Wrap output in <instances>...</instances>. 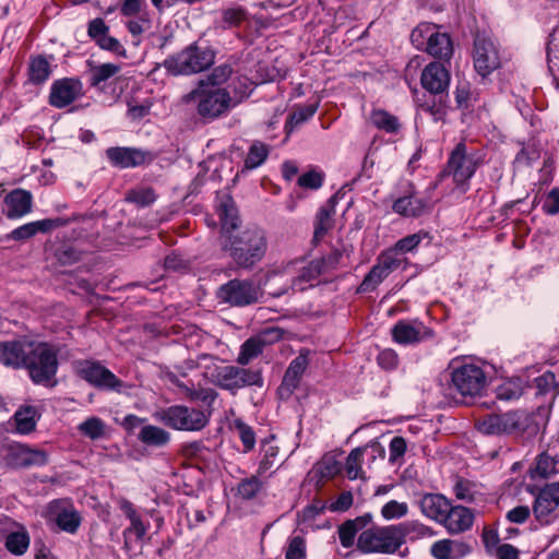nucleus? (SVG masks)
Returning a JSON list of instances; mask_svg holds the SVG:
<instances>
[{"mask_svg":"<svg viewBox=\"0 0 559 559\" xmlns=\"http://www.w3.org/2000/svg\"><path fill=\"white\" fill-rule=\"evenodd\" d=\"M216 211L221 222L222 249L228 253L238 269L252 270L266 253L265 231L258 226L239 230L241 221L229 194L219 197Z\"/></svg>","mask_w":559,"mask_h":559,"instance_id":"1","label":"nucleus"},{"mask_svg":"<svg viewBox=\"0 0 559 559\" xmlns=\"http://www.w3.org/2000/svg\"><path fill=\"white\" fill-rule=\"evenodd\" d=\"M477 428L485 435H506L516 439H528L538 432L535 415L525 409L487 415L477 421Z\"/></svg>","mask_w":559,"mask_h":559,"instance_id":"2","label":"nucleus"},{"mask_svg":"<svg viewBox=\"0 0 559 559\" xmlns=\"http://www.w3.org/2000/svg\"><path fill=\"white\" fill-rule=\"evenodd\" d=\"M22 367L36 384H49L58 369L57 350L48 343L28 342Z\"/></svg>","mask_w":559,"mask_h":559,"instance_id":"3","label":"nucleus"},{"mask_svg":"<svg viewBox=\"0 0 559 559\" xmlns=\"http://www.w3.org/2000/svg\"><path fill=\"white\" fill-rule=\"evenodd\" d=\"M214 61L215 52L212 49L202 48L193 43L168 56L163 67L171 75H191L209 69Z\"/></svg>","mask_w":559,"mask_h":559,"instance_id":"4","label":"nucleus"},{"mask_svg":"<svg viewBox=\"0 0 559 559\" xmlns=\"http://www.w3.org/2000/svg\"><path fill=\"white\" fill-rule=\"evenodd\" d=\"M485 160L486 153L483 150L468 147L465 142H460L450 153L442 175L451 176L457 187L465 186Z\"/></svg>","mask_w":559,"mask_h":559,"instance_id":"5","label":"nucleus"},{"mask_svg":"<svg viewBox=\"0 0 559 559\" xmlns=\"http://www.w3.org/2000/svg\"><path fill=\"white\" fill-rule=\"evenodd\" d=\"M404 543L396 526L371 527L360 533L357 548L364 554H394Z\"/></svg>","mask_w":559,"mask_h":559,"instance_id":"6","label":"nucleus"},{"mask_svg":"<svg viewBox=\"0 0 559 559\" xmlns=\"http://www.w3.org/2000/svg\"><path fill=\"white\" fill-rule=\"evenodd\" d=\"M342 257L341 250L333 249L328 254L311 260L299 269L298 275L292 280L290 288L294 292H305L313 287L320 276L328 275L337 269Z\"/></svg>","mask_w":559,"mask_h":559,"instance_id":"7","label":"nucleus"},{"mask_svg":"<svg viewBox=\"0 0 559 559\" xmlns=\"http://www.w3.org/2000/svg\"><path fill=\"white\" fill-rule=\"evenodd\" d=\"M262 297L263 290L251 280H229L216 292L219 302L239 308L258 304Z\"/></svg>","mask_w":559,"mask_h":559,"instance_id":"8","label":"nucleus"},{"mask_svg":"<svg viewBox=\"0 0 559 559\" xmlns=\"http://www.w3.org/2000/svg\"><path fill=\"white\" fill-rule=\"evenodd\" d=\"M155 417L167 427L183 431H199L209 423L204 412L186 405L163 408L155 414Z\"/></svg>","mask_w":559,"mask_h":559,"instance_id":"9","label":"nucleus"},{"mask_svg":"<svg viewBox=\"0 0 559 559\" xmlns=\"http://www.w3.org/2000/svg\"><path fill=\"white\" fill-rule=\"evenodd\" d=\"M245 366H222L215 370V384L231 394L247 386L263 385V377L260 370L243 368Z\"/></svg>","mask_w":559,"mask_h":559,"instance_id":"10","label":"nucleus"},{"mask_svg":"<svg viewBox=\"0 0 559 559\" xmlns=\"http://www.w3.org/2000/svg\"><path fill=\"white\" fill-rule=\"evenodd\" d=\"M76 374L98 390L121 393L124 382L97 360L84 359L75 362Z\"/></svg>","mask_w":559,"mask_h":559,"instance_id":"11","label":"nucleus"},{"mask_svg":"<svg viewBox=\"0 0 559 559\" xmlns=\"http://www.w3.org/2000/svg\"><path fill=\"white\" fill-rule=\"evenodd\" d=\"M199 98L198 112L203 118H217L230 107L231 97L225 88L204 91L203 87L191 91L185 96L186 102Z\"/></svg>","mask_w":559,"mask_h":559,"instance_id":"12","label":"nucleus"},{"mask_svg":"<svg viewBox=\"0 0 559 559\" xmlns=\"http://www.w3.org/2000/svg\"><path fill=\"white\" fill-rule=\"evenodd\" d=\"M46 518L53 522L59 530L69 534H75L81 525L82 518L73 503L67 499H57L49 502Z\"/></svg>","mask_w":559,"mask_h":559,"instance_id":"13","label":"nucleus"},{"mask_svg":"<svg viewBox=\"0 0 559 559\" xmlns=\"http://www.w3.org/2000/svg\"><path fill=\"white\" fill-rule=\"evenodd\" d=\"M452 383L462 395H477L486 384L483 369L473 364H465L452 372Z\"/></svg>","mask_w":559,"mask_h":559,"instance_id":"14","label":"nucleus"},{"mask_svg":"<svg viewBox=\"0 0 559 559\" xmlns=\"http://www.w3.org/2000/svg\"><path fill=\"white\" fill-rule=\"evenodd\" d=\"M559 507V483L546 484L538 490L533 503V514L540 525L552 522V513Z\"/></svg>","mask_w":559,"mask_h":559,"instance_id":"15","label":"nucleus"},{"mask_svg":"<svg viewBox=\"0 0 559 559\" xmlns=\"http://www.w3.org/2000/svg\"><path fill=\"white\" fill-rule=\"evenodd\" d=\"M4 463L11 468L43 466L48 463V454L44 450L17 443L8 447Z\"/></svg>","mask_w":559,"mask_h":559,"instance_id":"16","label":"nucleus"},{"mask_svg":"<svg viewBox=\"0 0 559 559\" xmlns=\"http://www.w3.org/2000/svg\"><path fill=\"white\" fill-rule=\"evenodd\" d=\"M283 331L278 328H266L261 334L249 337L241 346L237 364L247 366L252 359L260 356L267 343L281 340Z\"/></svg>","mask_w":559,"mask_h":559,"instance_id":"17","label":"nucleus"},{"mask_svg":"<svg viewBox=\"0 0 559 559\" xmlns=\"http://www.w3.org/2000/svg\"><path fill=\"white\" fill-rule=\"evenodd\" d=\"M451 75L449 70L440 62L428 63L420 75V83L425 91L431 95H448Z\"/></svg>","mask_w":559,"mask_h":559,"instance_id":"18","label":"nucleus"},{"mask_svg":"<svg viewBox=\"0 0 559 559\" xmlns=\"http://www.w3.org/2000/svg\"><path fill=\"white\" fill-rule=\"evenodd\" d=\"M82 83L78 79L64 78L52 83L49 104L56 108H64L82 96Z\"/></svg>","mask_w":559,"mask_h":559,"instance_id":"19","label":"nucleus"},{"mask_svg":"<svg viewBox=\"0 0 559 559\" xmlns=\"http://www.w3.org/2000/svg\"><path fill=\"white\" fill-rule=\"evenodd\" d=\"M106 157L114 167L118 168L139 167L153 159L147 151L121 146L107 148Z\"/></svg>","mask_w":559,"mask_h":559,"instance_id":"20","label":"nucleus"},{"mask_svg":"<svg viewBox=\"0 0 559 559\" xmlns=\"http://www.w3.org/2000/svg\"><path fill=\"white\" fill-rule=\"evenodd\" d=\"M499 64V55L493 43L486 38H477L474 51L475 70L485 78L496 70Z\"/></svg>","mask_w":559,"mask_h":559,"instance_id":"21","label":"nucleus"},{"mask_svg":"<svg viewBox=\"0 0 559 559\" xmlns=\"http://www.w3.org/2000/svg\"><path fill=\"white\" fill-rule=\"evenodd\" d=\"M425 333L426 326L418 320H400L391 330L393 341L401 345L418 343L424 338Z\"/></svg>","mask_w":559,"mask_h":559,"instance_id":"22","label":"nucleus"},{"mask_svg":"<svg viewBox=\"0 0 559 559\" xmlns=\"http://www.w3.org/2000/svg\"><path fill=\"white\" fill-rule=\"evenodd\" d=\"M473 522L474 514L468 508L462 506H449V511H447L441 523L449 533L460 534L468 531L472 527Z\"/></svg>","mask_w":559,"mask_h":559,"instance_id":"23","label":"nucleus"},{"mask_svg":"<svg viewBox=\"0 0 559 559\" xmlns=\"http://www.w3.org/2000/svg\"><path fill=\"white\" fill-rule=\"evenodd\" d=\"M308 359L305 355H299L292 360L285 371L282 384L278 388L281 396L288 397L298 386L300 379L307 368Z\"/></svg>","mask_w":559,"mask_h":559,"instance_id":"24","label":"nucleus"},{"mask_svg":"<svg viewBox=\"0 0 559 559\" xmlns=\"http://www.w3.org/2000/svg\"><path fill=\"white\" fill-rule=\"evenodd\" d=\"M430 552L436 559H461L471 552V546L457 539H441L432 544Z\"/></svg>","mask_w":559,"mask_h":559,"instance_id":"25","label":"nucleus"},{"mask_svg":"<svg viewBox=\"0 0 559 559\" xmlns=\"http://www.w3.org/2000/svg\"><path fill=\"white\" fill-rule=\"evenodd\" d=\"M431 205L426 198L416 194H409L399 198L393 203V210L400 215L406 217H418L430 210Z\"/></svg>","mask_w":559,"mask_h":559,"instance_id":"26","label":"nucleus"},{"mask_svg":"<svg viewBox=\"0 0 559 559\" xmlns=\"http://www.w3.org/2000/svg\"><path fill=\"white\" fill-rule=\"evenodd\" d=\"M4 201L8 206L5 213L8 218L22 217L32 210V194L23 189L11 191Z\"/></svg>","mask_w":559,"mask_h":559,"instance_id":"27","label":"nucleus"},{"mask_svg":"<svg viewBox=\"0 0 559 559\" xmlns=\"http://www.w3.org/2000/svg\"><path fill=\"white\" fill-rule=\"evenodd\" d=\"M449 501L442 495L437 493H426L419 500L423 514L440 523L449 511Z\"/></svg>","mask_w":559,"mask_h":559,"instance_id":"28","label":"nucleus"},{"mask_svg":"<svg viewBox=\"0 0 559 559\" xmlns=\"http://www.w3.org/2000/svg\"><path fill=\"white\" fill-rule=\"evenodd\" d=\"M335 197L330 198L319 210L314 222L313 240H321L334 226Z\"/></svg>","mask_w":559,"mask_h":559,"instance_id":"29","label":"nucleus"},{"mask_svg":"<svg viewBox=\"0 0 559 559\" xmlns=\"http://www.w3.org/2000/svg\"><path fill=\"white\" fill-rule=\"evenodd\" d=\"M28 341L0 342V362L20 368L23 365Z\"/></svg>","mask_w":559,"mask_h":559,"instance_id":"30","label":"nucleus"},{"mask_svg":"<svg viewBox=\"0 0 559 559\" xmlns=\"http://www.w3.org/2000/svg\"><path fill=\"white\" fill-rule=\"evenodd\" d=\"M424 51L435 58L450 60L453 55L452 40L447 33H441L439 26L436 25V32H433V36H431V40H429Z\"/></svg>","mask_w":559,"mask_h":559,"instance_id":"31","label":"nucleus"},{"mask_svg":"<svg viewBox=\"0 0 559 559\" xmlns=\"http://www.w3.org/2000/svg\"><path fill=\"white\" fill-rule=\"evenodd\" d=\"M120 509L130 521V526L123 532L126 546L128 545V538L130 535H134L138 540H141L147 532V526L143 523L140 514L128 500L121 501Z\"/></svg>","mask_w":559,"mask_h":559,"instance_id":"32","label":"nucleus"},{"mask_svg":"<svg viewBox=\"0 0 559 559\" xmlns=\"http://www.w3.org/2000/svg\"><path fill=\"white\" fill-rule=\"evenodd\" d=\"M57 226L56 221L53 219H43L36 221L32 223L24 224L15 229H13L8 238L15 241H24L27 240L38 233H47Z\"/></svg>","mask_w":559,"mask_h":559,"instance_id":"33","label":"nucleus"},{"mask_svg":"<svg viewBox=\"0 0 559 559\" xmlns=\"http://www.w3.org/2000/svg\"><path fill=\"white\" fill-rule=\"evenodd\" d=\"M14 525L17 530L5 536L4 546L10 554L23 556L29 548L31 536L24 525L19 523H14Z\"/></svg>","mask_w":559,"mask_h":559,"instance_id":"34","label":"nucleus"},{"mask_svg":"<svg viewBox=\"0 0 559 559\" xmlns=\"http://www.w3.org/2000/svg\"><path fill=\"white\" fill-rule=\"evenodd\" d=\"M448 95H432V97L425 99L418 104V107L425 114H428L435 122H444L449 109Z\"/></svg>","mask_w":559,"mask_h":559,"instance_id":"35","label":"nucleus"},{"mask_svg":"<svg viewBox=\"0 0 559 559\" xmlns=\"http://www.w3.org/2000/svg\"><path fill=\"white\" fill-rule=\"evenodd\" d=\"M262 477L257 473L242 478L237 485L236 495L242 500L255 499L265 489V480Z\"/></svg>","mask_w":559,"mask_h":559,"instance_id":"36","label":"nucleus"},{"mask_svg":"<svg viewBox=\"0 0 559 559\" xmlns=\"http://www.w3.org/2000/svg\"><path fill=\"white\" fill-rule=\"evenodd\" d=\"M369 121L374 128L386 133H397L401 129L399 118L381 108L371 110Z\"/></svg>","mask_w":559,"mask_h":559,"instance_id":"37","label":"nucleus"},{"mask_svg":"<svg viewBox=\"0 0 559 559\" xmlns=\"http://www.w3.org/2000/svg\"><path fill=\"white\" fill-rule=\"evenodd\" d=\"M274 437L261 441V460L258 474L264 476L278 462L280 448L274 444Z\"/></svg>","mask_w":559,"mask_h":559,"instance_id":"38","label":"nucleus"},{"mask_svg":"<svg viewBox=\"0 0 559 559\" xmlns=\"http://www.w3.org/2000/svg\"><path fill=\"white\" fill-rule=\"evenodd\" d=\"M176 385L181 390L187 399L190 401L201 402L202 405L211 407L216 401L218 393L212 388H191L183 382H176Z\"/></svg>","mask_w":559,"mask_h":559,"instance_id":"39","label":"nucleus"},{"mask_svg":"<svg viewBox=\"0 0 559 559\" xmlns=\"http://www.w3.org/2000/svg\"><path fill=\"white\" fill-rule=\"evenodd\" d=\"M13 419L19 433H31L36 428L37 411L34 406H22L15 412Z\"/></svg>","mask_w":559,"mask_h":559,"instance_id":"40","label":"nucleus"},{"mask_svg":"<svg viewBox=\"0 0 559 559\" xmlns=\"http://www.w3.org/2000/svg\"><path fill=\"white\" fill-rule=\"evenodd\" d=\"M138 438L148 447H164L169 442L170 435L160 427L147 425L142 427Z\"/></svg>","mask_w":559,"mask_h":559,"instance_id":"41","label":"nucleus"},{"mask_svg":"<svg viewBox=\"0 0 559 559\" xmlns=\"http://www.w3.org/2000/svg\"><path fill=\"white\" fill-rule=\"evenodd\" d=\"M51 73L50 64L44 56L31 59L28 64V79L33 84H41Z\"/></svg>","mask_w":559,"mask_h":559,"instance_id":"42","label":"nucleus"},{"mask_svg":"<svg viewBox=\"0 0 559 559\" xmlns=\"http://www.w3.org/2000/svg\"><path fill=\"white\" fill-rule=\"evenodd\" d=\"M389 275L390 273L377 260L359 285L358 293L373 292Z\"/></svg>","mask_w":559,"mask_h":559,"instance_id":"43","label":"nucleus"},{"mask_svg":"<svg viewBox=\"0 0 559 559\" xmlns=\"http://www.w3.org/2000/svg\"><path fill=\"white\" fill-rule=\"evenodd\" d=\"M317 103L296 107L289 115V118L286 122L285 128L287 132L289 133L295 127L309 120L317 112Z\"/></svg>","mask_w":559,"mask_h":559,"instance_id":"44","label":"nucleus"},{"mask_svg":"<svg viewBox=\"0 0 559 559\" xmlns=\"http://www.w3.org/2000/svg\"><path fill=\"white\" fill-rule=\"evenodd\" d=\"M523 394V384L519 378L504 381L496 389V396L501 401H513Z\"/></svg>","mask_w":559,"mask_h":559,"instance_id":"45","label":"nucleus"},{"mask_svg":"<svg viewBox=\"0 0 559 559\" xmlns=\"http://www.w3.org/2000/svg\"><path fill=\"white\" fill-rule=\"evenodd\" d=\"M269 156V147L262 142L255 141L251 144L245 158V168L254 169L262 165Z\"/></svg>","mask_w":559,"mask_h":559,"instance_id":"46","label":"nucleus"},{"mask_svg":"<svg viewBox=\"0 0 559 559\" xmlns=\"http://www.w3.org/2000/svg\"><path fill=\"white\" fill-rule=\"evenodd\" d=\"M433 32H436V24L420 23L413 29L411 34V41L418 50H424L429 40H431Z\"/></svg>","mask_w":559,"mask_h":559,"instance_id":"47","label":"nucleus"},{"mask_svg":"<svg viewBox=\"0 0 559 559\" xmlns=\"http://www.w3.org/2000/svg\"><path fill=\"white\" fill-rule=\"evenodd\" d=\"M559 459L548 452L540 453L536 459L535 473L547 478L558 473Z\"/></svg>","mask_w":559,"mask_h":559,"instance_id":"48","label":"nucleus"},{"mask_svg":"<svg viewBox=\"0 0 559 559\" xmlns=\"http://www.w3.org/2000/svg\"><path fill=\"white\" fill-rule=\"evenodd\" d=\"M156 193L151 187L132 189L127 192L126 201L144 207L151 205L156 200Z\"/></svg>","mask_w":559,"mask_h":559,"instance_id":"49","label":"nucleus"},{"mask_svg":"<svg viewBox=\"0 0 559 559\" xmlns=\"http://www.w3.org/2000/svg\"><path fill=\"white\" fill-rule=\"evenodd\" d=\"M233 74V68L229 63H223L215 67L205 80L199 81V86L204 87L207 85L218 86L225 83Z\"/></svg>","mask_w":559,"mask_h":559,"instance_id":"50","label":"nucleus"},{"mask_svg":"<svg viewBox=\"0 0 559 559\" xmlns=\"http://www.w3.org/2000/svg\"><path fill=\"white\" fill-rule=\"evenodd\" d=\"M120 67L114 63H104L91 70L90 83L92 86L100 87L103 82L116 75Z\"/></svg>","mask_w":559,"mask_h":559,"instance_id":"51","label":"nucleus"},{"mask_svg":"<svg viewBox=\"0 0 559 559\" xmlns=\"http://www.w3.org/2000/svg\"><path fill=\"white\" fill-rule=\"evenodd\" d=\"M365 450L356 448L350 451L346 459L345 472L349 479H356L362 476L361 463Z\"/></svg>","mask_w":559,"mask_h":559,"instance_id":"52","label":"nucleus"},{"mask_svg":"<svg viewBox=\"0 0 559 559\" xmlns=\"http://www.w3.org/2000/svg\"><path fill=\"white\" fill-rule=\"evenodd\" d=\"M234 428L242 442L243 452L248 453L252 451L255 445V433L252 427L246 424L242 419L236 418L234 420Z\"/></svg>","mask_w":559,"mask_h":559,"instance_id":"53","label":"nucleus"},{"mask_svg":"<svg viewBox=\"0 0 559 559\" xmlns=\"http://www.w3.org/2000/svg\"><path fill=\"white\" fill-rule=\"evenodd\" d=\"M79 431L92 440L102 438L105 435V424L98 417H90L79 425Z\"/></svg>","mask_w":559,"mask_h":559,"instance_id":"54","label":"nucleus"},{"mask_svg":"<svg viewBox=\"0 0 559 559\" xmlns=\"http://www.w3.org/2000/svg\"><path fill=\"white\" fill-rule=\"evenodd\" d=\"M361 520L362 518H358L354 521L348 520L338 527V538L343 547L349 548L354 545L355 536L358 532L357 523Z\"/></svg>","mask_w":559,"mask_h":559,"instance_id":"55","label":"nucleus"},{"mask_svg":"<svg viewBox=\"0 0 559 559\" xmlns=\"http://www.w3.org/2000/svg\"><path fill=\"white\" fill-rule=\"evenodd\" d=\"M377 260L390 274L402 264H407V260L402 258L393 248L382 252Z\"/></svg>","mask_w":559,"mask_h":559,"instance_id":"56","label":"nucleus"},{"mask_svg":"<svg viewBox=\"0 0 559 559\" xmlns=\"http://www.w3.org/2000/svg\"><path fill=\"white\" fill-rule=\"evenodd\" d=\"M340 469V464L334 457H324L317 464L314 472L319 476V480H324L333 478Z\"/></svg>","mask_w":559,"mask_h":559,"instance_id":"57","label":"nucleus"},{"mask_svg":"<svg viewBox=\"0 0 559 559\" xmlns=\"http://www.w3.org/2000/svg\"><path fill=\"white\" fill-rule=\"evenodd\" d=\"M401 533L402 536L413 534L412 538H425L432 537L436 535L435 531L431 527L416 521L405 523L403 525V532Z\"/></svg>","mask_w":559,"mask_h":559,"instance_id":"58","label":"nucleus"},{"mask_svg":"<svg viewBox=\"0 0 559 559\" xmlns=\"http://www.w3.org/2000/svg\"><path fill=\"white\" fill-rule=\"evenodd\" d=\"M285 559H306V542L301 536H294L289 539Z\"/></svg>","mask_w":559,"mask_h":559,"instance_id":"59","label":"nucleus"},{"mask_svg":"<svg viewBox=\"0 0 559 559\" xmlns=\"http://www.w3.org/2000/svg\"><path fill=\"white\" fill-rule=\"evenodd\" d=\"M408 511V507L405 502H399L396 500H391L386 502L381 510V514L384 519H400L406 515Z\"/></svg>","mask_w":559,"mask_h":559,"instance_id":"60","label":"nucleus"},{"mask_svg":"<svg viewBox=\"0 0 559 559\" xmlns=\"http://www.w3.org/2000/svg\"><path fill=\"white\" fill-rule=\"evenodd\" d=\"M425 235L413 234L400 239L394 247H392L399 254H404L415 250Z\"/></svg>","mask_w":559,"mask_h":559,"instance_id":"61","label":"nucleus"},{"mask_svg":"<svg viewBox=\"0 0 559 559\" xmlns=\"http://www.w3.org/2000/svg\"><path fill=\"white\" fill-rule=\"evenodd\" d=\"M56 257L61 265H71L81 260V251L73 246H62L57 250Z\"/></svg>","mask_w":559,"mask_h":559,"instance_id":"62","label":"nucleus"},{"mask_svg":"<svg viewBox=\"0 0 559 559\" xmlns=\"http://www.w3.org/2000/svg\"><path fill=\"white\" fill-rule=\"evenodd\" d=\"M538 394H547L557 391V382L555 373L547 371L534 380Z\"/></svg>","mask_w":559,"mask_h":559,"instance_id":"63","label":"nucleus"},{"mask_svg":"<svg viewBox=\"0 0 559 559\" xmlns=\"http://www.w3.org/2000/svg\"><path fill=\"white\" fill-rule=\"evenodd\" d=\"M322 183L323 176L322 174L316 170L307 171L298 178V185L306 189H319L322 186Z\"/></svg>","mask_w":559,"mask_h":559,"instance_id":"64","label":"nucleus"}]
</instances>
